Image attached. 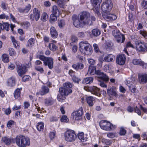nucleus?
<instances>
[{
    "label": "nucleus",
    "instance_id": "nucleus-1",
    "mask_svg": "<svg viewBox=\"0 0 147 147\" xmlns=\"http://www.w3.org/2000/svg\"><path fill=\"white\" fill-rule=\"evenodd\" d=\"M87 74L91 75L96 74L98 76V78L106 82H107L109 80L108 76L103 72H101L99 70L96 71V67L94 66H89Z\"/></svg>",
    "mask_w": 147,
    "mask_h": 147
},
{
    "label": "nucleus",
    "instance_id": "nucleus-2",
    "mask_svg": "<svg viewBox=\"0 0 147 147\" xmlns=\"http://www.w3.org/2000/svg\"><path fill=\"white\" fill-rule=\"evenodd\" d=\"M16 144L20 147H26L30 144L29 138L22 135L18 136L15 139Z\"/></svg>",
    "mask_w": 147,
    "mask_h": 147
},
{
    "label": "nucleus",
    "instance_id": "nucleus-3",
    "mask_svg": "<svg viewBox=\"0 0 147 147\" xmlns=\"http://www.w3.org/2000/svg\"><path fill=\"white\" fill-rule=\"evenodd\" d=\"M80 50L82 52H84L85 54L90 55L92 52V47L86 41H82L79 43Z\"/></svg>",
    "mask_w": 147,
    "mask_h": 147
},
{
    "label": "nucleus",
    "instance_id": "nucleus-4",
    "mask_svg": "<svg viewBox=\"0 0 147 147\" xmlns=\"http://www.w3.org/2000/svg\"><path fill=\"white\" fill-rule=\"evenodd\" d=\"M90 14L89 12L84 11L80 14V21L82 22L83 25H92V22L90 19Z\"/></svg>",
    "mask_w": 147,
    "mask_h": 147
},
{
    "label": "nucleus",
    "instance_id": "nucleus-5",
    "mask_svg": "<svg viewBox=\"0 0 147 147\" xmlns=\"http://www.w3.org/2000/svg\"><path fill=\"white\" fill-rule=\"evenodd\" d=\"M40 59L43 61L45 66H47L49 68L52 69L53 67V59L50 57H46L43 55H40L37 56Z\"/></svg>",
    "mask_w": 147,
    "mask_h": 147
},
{
    "label": "nucleus",
    "instance_id": "nucleus-6",
    "mask_svg": "<svg viewBox=\"0 0 147 147\" xmlns=\"http://www.w3.org/2000/svg\"><path fill=\"white\" fill-rule=\"evenodd\" d=\"M99 125L102 129L107 131L113 130L115 128V125L105 120L101 121L99 123Z\"/></svg>",
    "mask_w": 147,
    "mask_h": 147
},
{
    "label": "nucleus",
    "instance_id": "nucleus-7",
    "mask_svg": "<svg viewBox=\"0 0 147 147\" xmlns=\"http://www.w3.org/2000/svg\"><path fill=\"white\" fill-rule=\"evenodd\" d=\"M64 137L66 141L68 142H73L76 138V135L74 131L68 130L66 131L64 134Z\"/></svg>",
    "mask_w": 147,
    "mask_h": 147
},
{
    "label": "nucleus",
    "instance_id": "nucleus-8",
    "mask_svg": "<svg viewBox=\"0 0 147 147\" xmlns=\"http://www.w3.org/2000/svg\"><path fill=\"white\" fill-rule=\"evenodd\" d=\"M137 50L139 52H145L147 51V44L146 42L137 40L135 42Z\"/></svg>",
    "mask_w": 147,
    "mask_h": 147
},
{
    "label": "nucleus",
    "instance_id": "nucleus-9",
    "mask_svg": "<svg viewBox=\"0 0 147 147\" xmlns=\"http://www.w3.org/2000/svg\"><path fill=\"white\" fill-rule=\"evenodd\" d=\"M112 34L118 42L123 43L124 42L125 39L124 36L120 32L119 30L117 29L113 30L112 31Z\"/></svg>",
    "mask_w": 147,
    "mask_h": 147
},
{
    "label": "nucleus",
    "instance_id": "nucleus-10",
    "mask_svg": "<svg viewBox=\"0 0 147 147\" xmlns=\"http://www.w3.org/2000/svg\"><path fill=\"white\" fill-rule=\"evenodd\" d=\"M113 7V4L111 0H107L102 5L101 9L103 12L109 11Z\"/></svg>",
    "mask_w": 147,
    "mask_h": 147
},
{
    "label": "nucleus",
    "instance_id": "nucleus-11",
    "mask_svg": "<svg viewBox=\"0 0 147 147\" xmlns=\"http://www.w3.org/2000/svg\"><path fill=\"white\" fill-rule=\"evenodd\" d=\"M102 16L104 19L107 21L115 20L117 18L115 15L110 13L109 11L104 12L102 14Z\"/></svg>",
    "mask_w": 147,
    "mask_h": 147
},
{
    "label": "nucleus",
    "instance_id": "nucleus-12",
    "mask_svg": "<svg viewBox=\"0 0 147 147\" xmlns=\"http://www.w3.org/2000/svg\"><path fill=\"white\" fill-rule=\"evenodd\" d=\"M74 119L77 121L80 120L82 119V116L83 114V111L82 107L73 113Z\"/></svg>",
    "mask_w": 147,
    "mask_h": 147
},
{
    "label": "nucleus",
    "instance_id": "nucleus-13",
    "mask_svg": "<svg viewBox=\"0 0 147 147\" xmlns=\"http://www.w3.org/2000/svg\"><path fill=\"white\" fill-rule=\"evenodd\" d=\"M84 88L86 90L90 92L92 94L96 95L98 96L100 94V89L96 87H84Z\"/></svg>",
    "mask_w": 147,
    "mask_h": 147
},
{
    "label": "nucleus",
    "instance_id": "nucleus-14",
    "mask_svg": "<svg viewBox=\"0 0 147 147\" xmlns=\"http://www.w3.org/2000/svg\"><path fill=\"white\" fill-rule=\"evenodd\" d=\"M17 71L19 75L21 77L27 71L26 66H22L21 64H17Z\"/></svg>",
    "mask_w": 147,
    "mask_h": 147
},
{
    "label": "nucleus",
    "instance_id": "nucleus-15",
    "mask_svg": "<svg viewBox=\"0 0 147 147\" xmlns=\"http://www.w3.org/2000/svg\"><path fill=\"white\" fill-rule=\"evenodd\" d=\"M73 20V23L74 26L78 28L81 27L82 25H83L82 22H80L79 17L76 15H74L72 17Z\"/></svg>",
    "mask_w": 147,
    "mask_h": 147
},
{
    "label": "nucleus",
    "instance_id": "nucleus-16",
    "mask_svg": "<svg viewBox=\"0 0 147 147\" xmlns=\"http://www.w3.org/2000/svg\"><path fill=\"white\" fill-rule=\"evenodd\" d=\"M33 14H31L30 15V18L32 20H35L37 21L40 16V11L36 8H34L33 10Z\"/></svg>",
    "mask_w": 147,
    "mask_h": 147
},
{
    "label": "nucleus",
    "instance_id": "nucleus-17",
    "mask_svg": "<svg viewBox=\"0 0 147 147\" xmlns=\"http://www.w3.org/2000/svg\"><path fill=\"white\" fill-rule=\"evenodd\" d=\"M126 59L125 56L123 54L118 55L117 56L116 62L120 65H123L125 63Z\"/></svg>",
    "mask_w": 147,
    "mask_h": 147
},
{
    "label": "nucleus",
    "instance_id": "nucleus-18",
    "mask_svg": "<svg viewBox=\"0 0 147 147\" xmlns=\"http://www.w3.org/2000/svg\"><path fill=\"white\" fill-rule=\"evenodd\" d=\"M138 79L141 84H145L147 82V75L146 74H139L138 75Z\"/></svg>",
    "mask_w": 147,
    "mask_h": 147
},
{
    "label": "nucleus",
    "instance_id": "nucleus-19",
    "mask_svg": "<svg viewBox=\"0 0 147 147\" xmlns=\"http://www.w3.org/2000/svg\"><path fill=\"white\" fill-rule=\"evenodd\" d=\"M107 93L109 96L113 95L116 97H117L118 95L116 92V89L115 88L109 87L107 89Z\"/></svg>",
    "mask_w": 147,
    "mask_h": 147
},
{
    "label": "nucleus",
    "instance_id": "nucleus-20",
    "mask_svg": "<svg viewBox=\"0 0 147 147\" xmlns=\"http://www.w3.org/2000/svg\"><path fill=\"white\" fill-rule=\"evenodd\" d=\"M59 93L62 95H68L72 92V90L70 89H67L64 88H60L59 89Z\"/></svg>",
    "mask_w": 147,
    "mask_h": 147
},
{
    "label": "nucleus",
    "instance_id": "nucleus-21",
    "mask_svg": "<svg viewBox=\"0 0 147 147\" xmlns=\"http://www.w3.org/2000/svg\"><path fill=\"white\" fill-rule=\"evenodd\" d=\"M49 92V89L47 87L45 86H42L41 89L39 93H37V94H39L41 95L46 94Z\"/></svg>",
    "mask_w": 147,
    "mask_h": 147
},
{
    "label": "nucleus",
    "instance_id": "nucleus-22",
    "mask_svg": "<svg viewBox=\"0 0 147 147\" xmlns=\"http://www.w3.org/2000/svg\"><path fill=\"white\" fill-rule=\"evenodd\" d=\"M115 58V56L112 54H109L106 56L104 58V60L100 61L101 62L105 61L106 62H110L112 61Z\"/></svg>",
    "mask_w": 147,
    "mask_h": 147
},
{
    "label": "nucleus",
    "instance_id": "nucleus-23",
    "mask_svg": "<svg viewBox=\"0 0 147 147\" xmlns=\"http://www.w3.org/2000/svg\"><path fill=\"white\" fill-rule=\"evenodd\" d=\"M52 13L53 15H55L56 16H58L60 14V11L58 7L54 5L52 7Z\"/></svg>",
    "mask_w": 147,
    "mask_h": 147
},
{
    "label": "nucleus",
    "instance_id": "nucleus-24",
    "mask_svg": "<svg viewBox=\"0 0 147 147\" xmlns=\"http://www.w3.org/2000/svg\"><path fill=\"white\" fill-rule=\"evenodd\" d=\"M132 63L135 65H139L143 66L144 63L140 59H134L132 61Z\"/></svg>",
    "mask_w": 147,
    "mask_h": 147
},
{
    "label": "nucleus",
    "instance_id": "nucleus-25",
    "mask_svg": "<svg viewBox=\"0 0 147 147\" xmlns=\"http://www.w3.org/2000/svg\"><path fill=\"white\" fill-rule=\"evenodd\" d=\"M78 138L82 142H85L87 141L88 138L86 135H84L83 132L79 133L78 134Z\"/></svg>",
    "mask_w": 147,
    "mask_h": 147
},
{
    "label": "nucleus",
    "instance_id": "nucleus-26",
    "mask_svg": "<svg viewBox=\"0 0 147 147\" xmlns=\"http://www.w3.org/2000/svg\"><path fill=\"white\" fill-rule=\"evenodd\" d=\"M50 32L52 37L55 38H56L58 36V34L55 28L53 27H51L50 29Z\"/></svg>",
    "mask_w": 147,
    "mask_h": 147
},
{
    "label": "nucleus",
    "instance_id": "nucleus-27",
    "mask_svg": "<svg viewBox=\"0 0 147 147\" xmlns=\"http://www.w3.org/2000/svg\"><path fill=\"white\" fill-rule=\"evenodd\" d=\"M0 28L3 30H5L7 31H8L9 30V24L7 22L2 24L0 23Z\"/></svg>",
    "mask_w": 147,
    "mask_h": 147
},
{
    "label": "nucleus",
    "instance_id": "nucleus-28",
    "mask_svg": "<svg viewBox=\"0 0 147 147\" xmlns=\"http://www.w3.org/2000/svg\"><path fill=\"white\" fill-rule=\"evenodd\" d=\"M72 67L76 70H78L79 69H81L84 67V65L83 64L80 63H77L72 65Z\"/></svg>",
    "mask_w": 147,
    "mask_h": 147
},
{
    "label": "nucleus",
    "instance_id": "nucleus-29",
    "mask_svg": "<svg viewBox=\"0 0 147 147\" xmlns=\"http://www.w3.org/2000/svg\"><path fill=\"white\" fill-rule=\"evenodd\" d=\"M86 100L89 106H92L93 105L94 99L92 96L87 97L86 98Z\"/></svg>",
    "mask_w": 147,
    "mask_h": 147
},
{
    "label": "nucleus",
    "instance_id": "nucleus-30",
    "mask_svg": "<svg viewBox=\"0 0 147 147\" xmlns=\"http://www.w3.org/2000/svg\"><path fill=\"white\" fill-rule=\"evenodd\" d=\"M12 139L7 137L4 136L2 138V142L5 143L7 145L10 144L11 143Z\"/></svg>",
    "mask_w": 147,
    "mask_h": 147
},
{
    "label": "nucleus",
    "instance_id": "nucleus-31",
    "mask_svg": "<svg viewBox=\"0 0 147 147\" xmlns=\"http://www.w3.org/2000/svg\"><path fill=\"white\" fill-rule=\"evenodd\" d=\"M92 34L94 37H97L100 34L101 32L98 29H94L92 31Z\"/></svg>",
    "mask_w": 147,
    "mask_h": 147
},
{
    "label": "nucleus",
    "instance_id": "nucleus-32",
    "mask_svg": "<svg viewBox=\"0 0 147 147\" xmlns=\"http://www.w3.org/2000/svg\"><path fill=\"white\" fill-rule=\"evenodd\" d=\"M9 86H13L15 84V79L13 77H11L9 79L7 82Z\"/></svg>",
    "mask_w": 147,
    "mask_h": 147
},
{
    "label": "nucleus",
    "instance_id": "nucleus-33",
    "mask_svg": "<svg viewBox=\"0 0 147 147\" xmlns=\"http://www.w3.org/2000/svg\"><path fill=\"white\" fill-rule=\"evenodd\" d=\"M36 128L39 131H42L44 128V123L42 122L38 123L36 125Z\"/></svg>",
    "mask_w": 147,
    "mask_h": 147
},
{
    "label": "nucleus",
    "instance_id": "nucleus-34",
    "mask_svg": "<svg viewBox=\"0 0 147 147\" xmlns=\"http://www.w3.org/2000/svg\"><path fill=\"white\" fill-rule=\"evenodd\" d=\"M11 38L14 47L16 48H19L20 47L19 42L16 40L13 37L11 36Z\"/></svg>",
    "mask_w": 147,
    "mask_h": 147
},
{
    "label": "nucleus",
    "instance_id": "nucleus-35",
    "mask_svg": "<svg viewBox=\"0 0 147 147\" xmlns=\"http://www.w3.org/2000/svg\"><path fill=\"white\" fill-rule=\"evenodd\" d=\"M35 40L33 38L30 39L28 41L27 46H32L35 43Z\"/></svg>",
    "mask_w": 147,
    "mask_h": 147
},
{
    "label": "nucleus",
    "instance_id": "nucleus-36",
    "mask_svg": "<svg viewBox=\"0 0 147 147\" xmlns=\"http://www.w3.org/2000/svg\"><path fill=\"white\" fill-rule=\"evenodd\" d=\"M49 49L53 51H55L57 49V47L53 43H51L49 44Z\"/></svg>",
    "mask_w": 147,
    "mask_h": 147
},
{
    "label": "nucleus",
    "instance_id": "nucleus-37",
    "mask_svg": "<svg viewBox=\"0 0 147 147\" xmlns=\"http://www.w3.org/2000/svg\"><path fill=\"white\" fill-rule=\"evenodd\" d=\"M93 80V78L92 77H89L84 79L83 82L86 84H90L92 82Z\"/></svg>",
    "mask_w": 147,
    "mask_h": 147
},
{
    "label": "nucleus",
    "instance_id": "nucleus-38",
    "mask_svg": "<svg viewBox=\"0 0 147 147\" xmlns=\"http://www.w3.org/2000/svg\"><path fill=\"white\" fill-rule=\"evenodd\" d=\"M2 59L5 63H7L9 61L8 55L5 54L2 55Z\"/></svg>",
    "mask_w": 147,
    "mask_h": 147
},
{
    "label": "nucleus",
    "instance_id": "nucleus-39",
    "mask_svg": "<svg viewBox=\"0 0 147 147\" xmlns=\"http://www.w3.org/2000/svg\"><path fill=\"white\" fill-rule=\"evenodd\" d=\"M20 89H17L15 91L14 96L16 98H17L20 96Z\"/></svg>",
    "mask_w": 147,
    "mask_h": 147
},
{
    "label": "nucleus",
    "instance_id": "nucleus-40",
    "mask_svg": "<svg viewBox=\"0 0 147 147\" xmlns=\"http://www.w3.org/2000/svg\"><path fill=\"white\" fill-rule=\"evenodd\" d=\"M101 142L107 145H110L112 143L111 141L109 140H107L105 138H102L101 140Z\"/></svg>",
    "mask_w": 147,
    "mask_h": 147
},
{
    "label": "nucleus",
    "instance_id": "nucleus-41",
    "mask_svg": "<svg viewBox=\"0 0 147 147\" xmlns=\"http://www.w3.org/2000/svg\"><path fill=\"white\" fill-rule=\"evenodd\" d=\"M90 1L93 6H96L102 2V0H90Z\"/></svg>",
    "mask_w": 147,
    "mask_h": 147
},
{
    "label": "nucleus",
    "instance_id": "nucleus-42",
    "mask_svg": "<svg viewBox=\"0 0 147 147\" xmlns=\"http://www.w3.org/2000/svg\"><path fill=\"white\" fill-rule=\"evenodd\" d=\"M112 44L111 42H107L105 43V47L108 51L110 50L112 48Z\"/></svg>",
    "mask_w": 147,
    "mask_h": 147
},
{
    "label": "nucleus",
    "instance_id": "nucleus-43",
    "mask_svg": "<svg viewBox=\"0 0 147 147\" xmlns=\"http://www.w3.org/2000/svg\"><path fill=\"white\" fill-rule=\"evenodd\" d=\"M65 95H62L61 94L59 93L57 96V99L59 101L62 102L63 100L65 99Z\"/></svg>",
    "mask_w": 147,
    "mask_h": 147
},
{
    "label": "nucleus",
    "instance_id": "nucleus-44",
    "mask_svg": "<svg viewBox=\"0 0 147 147\" xmlns=\"http://www.w3.org/2000/svg\"><path fill=\"white\" fill-rule=\"evenodd\" d=\"M126 133V131L123 127H121L120 128V131L119 132V134L120 135L124 136Z\"/></svg>",
    "mask_w": 147,
    "mask_h": 147
},
{
    "label": "nucleus",
    "instance_id": "nucleus-45",
    "mask_svg": "<svg viewBox=\"0 0 147 147\" xmlns=\"http://www.w3.org/2000/svg\"><path fill=\"white\" fill-rule=\"evenodd\" d=\"M63 86L64 88H66L67 89H69L72 87V84L69 82H67L63 84Z\"/></svg>",
    "mask_w": 147,
    "mask_h": 147
},
{
    "label": "nucleus",
    "instance_id": "nucleus-46",
    "mask_svg": "<svg viewBox=\"0 0 147 147\" xmlns=\"http://www.w3.org/2000/svg\"><path fill=\"white\" fill-rule=\"evenodd\" d=\"M22 26L25 28H27L30 24L29 22H24L21 23Z\"/></svg>",
    "mask_w": 147,
    "mask_h": 147
},
{
    "label": "nucleus",
    "instance_id": "nucleus-47",
    "mask_svg": "<svg viewBox=\"0 0 147 147\" xmlns=\"http://www.w3.org/2000/svg\"><path fill=\"white\" fill-rule=\"evenodd\" d=\"M58 24L59 27L61 28L64 26L65 25V22L63 20H58Z\"/></svg>",
    "mask_w": 147,
    "mask_h": 147
},
{
    "label": "nucleus",
    "instance_id": "nucleus-48",
    "mask_svg": "<svg viewBox=\"0 0 147 147\" xmlns=\"http://www.w3.org/2000/svg\"><path fill=\"white\" fill-rule=\"evenodd\" d=\"M64 0H58L57 3L58 5L60 7L63 8L64 7L65 4L63 1Z\"/></svg>",
    "mask_w": 147,
    "mask_h": 147
},
{
    "label": "nucleus",
    "instance_id": "nucleus-49",
    "mask_svg": "<svg viewBox=\"0 0 147 147\" xmlns=\"http://www.w3.org/2000/svg\"><path fill=\"white\" fill-rule=\"evenodd\" d=\"M47 14L46 13H44L42 14L41 20L43 22H45L47 19Z\"/></svg>",
    "mask_w": 147,
    "mask_h": 147
},
{
    "label": "nucleus",
    "instance_id": "nucleus-50",
    "mask_svg": "<svg viewBox=\"0 0 147 147\" xmlns=\"http://www.w3.org/2000/svg\"><path fill=\"white\" fill-rule=\"evenodd\" d=\"M53 103V100L52 99L49 98L45 100V103L47 105H51Z\"/></svg>",
    "mask_w": 147,
    "mask_h": 147
},
{
    "label": "nucleus",
    "instance_id": "nucleus-51",
    "mask_svg": "<svg viewBox=\"0 0 147 147\" xmlns=\"http://www.w3.org/2000/svg\"><path fill=\"white\" fill-rule=\"evenodd\" d=\"M140 33L144 38H147V32L146 31L144 30H140Z\"/></svg>",
    "mask_w": 147,
    "mask_h": 147
},
{
    "label": "nucleus",
    "instance_id": "nucleus-52",
    "mask_svg": "<svg viewBox=\"0 0 147 147\" xmlns=\"http://www.w3.org/2000/svg\"><path fill=\"white\" fill-rule=\"evenodd\" d=\"M15 122L12 120L9 121L7 124V126L9 128H10L11 126L14 124Z\"/></svg>",
    "mask_w": 147,
    "mask_h": 147
},
{
    "label": "nucleus",
    "instance_id": "nucleus-53",
    "mask_svg": "<svg viewBox=\"0 0 147 147\" xmlns=\"http://www.w3.org/2000/svg\"><path fill=\"white\" fill-rule=\"evenodd\" d=\"M2 110L3 111H4L5 114L7 115L10 114L11 113V110L10 108H8L6 109H3Z\"/></svg>",
    "mask_w": 147,
    "mask_h": 147
},
{
    "label": "nucleus",
    "instance_id": "nucleus-54",
    "mask_svg": "<svg viewBox=\"0 0 147 147\" xmlns=\"http://www.w3.org/2000/svg\"><path fill=\"white\" fill-rule=\"evenodd\" d=\"M9 16L6 15L5 14L3 13L0 15V19H6L8 20L9 19Z\"/></svg>",
    "mask_w": 147,
    "mask_h": 147
},
{
    "label": "nucleus",
    "instance_id": "nucleus-55",
    "mask_svg": "<svg viewBox=\"0 0 147 147\" xmlns=\"http://www.w3.org/2000/svg\"><path fill=\"white\" fill-rule=\"evenodd\" d=\"M31 5L28 4L24 8L25 13H27L30 10L31 8Z\"/></svg>",
    "mask_w": 147,
    "mask_h": 147
},
{
    "label": "nucleus",
    "instance_id": "nucleus-56",
    "mask_svg": "<svg viewBox=\"0 0 147 147\" xmlns=\"http://www.w3.org/2000/svg\"><path fill=\"white\" fill-rule=\"evenodd\" d=\"M61 121L62 122H67L68 121L67 117L66 116H63L61 119Z\"/></svg>",
    "mask_w": 147,
    "mask_h": 147
},
{
    "label": "nucleus",
    "instance_id": "nucleus-57",
    "mask_svg": "<svg viewBox=\"0 0 147 147\" xmlns=\"http://www.w3.org/2000/svg\"><path fill=\"white\" fill-rule=\"evenodd\" d=\"M133 82L129 81H127L126 82V84L129 88V90L131 89V87H132Z\"/></svg>",
    "mask_w": 147,
    "mask_h": 147
},
{
    "label": "nucleus",
    "instance_id": "nucleus-58",
    "mask_svg": "<svg viewBox=\"0 0 147 147\" xmlns=\"http://www.w3.org/2000/svg\"><path fill=\"white\" fill-rule=\"evenodd\" d=\"M30 78V77L29 76H24L22 78V80L23 82H25L29 80Z\"/></svg>",
    "mask_w": 147,
    "mask_h": 147
},
{
    "label": "nucleus",
    "instance_id": "nucleus-59",
    "mask_svg": "<svg viewBox=\"0 0 147 147\" xmlns=\"http://www.w3.org/2000/svg\"><path fill=\"white\" fill-rule=\"evenodd\" d=\"M55 133L54 132H51L49 134V136L50 139L52 140L55 137Z\"/></svg>",
    "mask_w": 147,
    "mask_h": 147
},
{
    "label": "nucleus",
    "instance_id": "nucleus-60",
    "mask_svg": "<svg viewBox=\"0 0 147 147\" xmlns=\"http://www.w3.org/2000/svg\"><path fill=\"white\" fill-rule=\"evenodd\" d=\"M36 69L41 73H43L44 71V70L43 68L42 67H40V66H36L35 67Z\"/></svg>",
    "mask_w": 147,
    "mask_h": 147
},
{
    "label": "nucleus",
    "instance_id": "nucleus-61",
    "mask_svg": "<svg viewBox=\"0 0 147 147\" xmlns=\"http://www.w3.org/2000/svg\"><path fill=\"white\" fill-rule=\"evenodd\" d=\"M142 4L145 9H147V0H143Z\"/></svg>",
    "mask_w": 147,
    "mask_h": 147
},
{
    "label": "nucleus",
    "instance_id": "nucleus-62",
    "mask_svg": "<svg viewBox=\"0 0 147 147\" xmlns=\"http://www.w3.org/2000/svg\"><path fill=\"white\" fill-rule=\"evenodd\" d=\"M88 62L91 65H93L95 63V61L92 59H88Z\"/></svg>",
    "mask_w": 147,
    "mask_h": 147
},
{
    "label": "nucleus",
    "instance_id": "nucleus-63",
    "mask_svg": "<svg viewBox=\"0 0 147 147\" xmlns=\"http://www.w3.org/2000/svg\"><path fill=\"white\" fill-rule=\"evenodd\" d=\"M107 136L108 137L110 138H113L114 137L115 135L114 133L110 132L107 133Z\"/></svg>",
    "mask_w": 147,
    "mask_h": 147
},
{
    "label": "nucleus",
    "instance_id": "nucleus-64",
    "mask_svg": "<svg viewBox=\"0 0 147 147\" xmlns=\"http://www.w3.org/2000/svg\"><path fill=\"white\" fill-rule=\"evenodd\" d=\"M134 110L135 112L137 113L138 115H141V111L137 107H136V108H135Z\"/></svg>",
    "mask_w": 147,
    "mask_h": 147
}]
</instances>
